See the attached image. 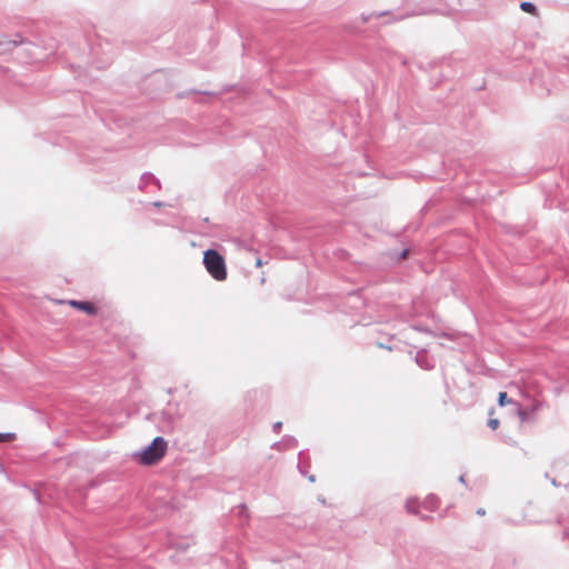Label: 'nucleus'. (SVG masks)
<instances>
[{
    "label": "nucleus",
    "mask_w": 569,
    "mask_h": 569,
    "mask_svg": "<svg viewBox=\"0 0 569 569\" xmlns=\"http://www.w3.org/2000/svg\"><path fill=\"white\" fill-rule=\"evenodd\" d=\"M203 266L208 273L217 281L226 280L227 266L219 251H203Z\"/></svg>",
    "instance_id": "f257e3e1"
},
{
    "label": "nucleus",
    "mask_w": 569,
    "mask_h": 569,
    "mask_svg": "<svg viewBox=\"0 0 569 569\" xmlns=\"http://www.w3.org/2000/svg\"><path fill=\"white\" fill-rule=\"evenodd\" d=\"M167 450V441L162 437H156L150 445H148L140 452H137L134 456H138L140 462L143 466H152L157 463L166 453Z\"/></svg>",
    "instance_id": "f03ea898"
},
{
    "label": "nucleus",
    "mask_w": 569,
    "mask_h": 569,
    "mask_svg": "<svg viewBox=\"0 0 569 569\" xmlns=\"http://www.w3.org/2000/svg\"><path fill=\"white\" fill-rule=\"evenodd\" d=\"M415 360H416V363L425 370H429V369L433 368V361L429 358L427 351L423 349L417 351Z\"/></svg>",
    "instance_id": "7ed1b4c3"
},
{
    "label": "nucleus",
    "mask_w": 569,
    "mask_h": 569,
    "mask_svg": "<svg viewBox=\"0 0 569 569\" xmlns=\"http://www.w3.org/2000/svg\"><path fill=\"white\" fill-rule=\"evenodd\" d=\"M69 305L78 310L84 311L88 315L97 313V308L89 301L70 300Z\"/></svg>",
    "instance_id": "20e7f679"
},
{
    "label": "nucleus",
    "mask_w": 569,
    "mask_h": 569,
    "mask_svg": "<svg viewBox=\"0 0 569 569\" xmlns=\"http://www.w3.org/2000/svg\"><path fill=\"white\" fill-rule=\"evenodd\" d=\"M298 441L292 436H286L282 441L276 442L273 445L274 448L279 450H287L297 447Z\"/></svg>",
    "instance_id": "39448f33"
},
{
    "label": "nucleus",
    "mask_w": 569,
    "mask_h": 569,
    "mask_svg": "<svg viewBox=\"0 0 569 569\" xmlns=\"http://www.w3.org/2000/svg\"><path fill=\"white\" fill-rule=\"evenodd\" d=\"M439 506V498L436 495H429L422 502V507L427 510L433 511Z\"/></svg>",
    "instance_id": "423d86ee"
},
{
    "label": "nucleus",
    "mask_w": 569,
    "mask_h": 569,
    "mask_svg": "<svg viewBox=\"0 0 569 569\" xmlns=\"http://www.w3.org/2000/svg\"><path fill=\"white\" fill-rule=\"evenodd\" d=\"M538 407L535 406L532 409H531V412L525 410L521 408V406L518 403H515V409H516V412L520 419L521 422L523 421H527L530 419V415L537 409Z\"/></svg>",
    "instance_id": "0eeeda50"
},
{
    "label": "nucleus",
    "mask_w": 569,
    "mask_h": 569,
    "mask_svg": "<svg viewBox=\"0 0 569 569\" xmlns=\"http://www.w3.org/2000/svg\"><path fill=\"white\" fill-rule=\"evenodd\" d=\"M418 507H419V501H418L417 498H409V499H407V501H406V510L409 513L418 515L419 513Z\"/></svg>",
    "instance_id": "6e6552de"
},
{
    "label": "nucleus",
    "mask_w": 569,
    "mask_h": 569,
    "mask_svg": "<svg viewBox=\"0 0 569 569\" xmlns=\"http://www.w3.org/2000/svg\"><path fill=\"white\" fill-rule=\"evenodd\" d=\"M515 403H518L517 401H513L512 399H510L507 395V392H499L498 395V405L500 407H503L506 405H512L515 407Z\"/></svg>",
    "instance_id": "1a4fd4ad"
},
{
    "label": "nucleus",
    "mask_w": 569,
    "mask_h": 569,
    "mask_svg": "<svg viewBox=\"0 0 569 569\" xmlns=\"http://www.w3.org/2000/svg\"><path fill=\"white\" fill-rule=\"evenodd\" d=\"M520 8L527 13L536 14V7L531 2H521Z\"/></svg>",
    "instance_id": "9d476101"
},
{
    "label": "nucleus",
    "mask_w": 569,
    "mask_h": 569,
    "mask_svg": "<svg viewBox=\"0 0 569 569\" xmlns=\"http://www.w3.org/2000/svg\"><path fill=\"white\" fill-rule=\"evenodd\" d=\"M16 439V433L0 432V442H9Z\"/></svg>",
    "instance_id": "9b49d317"
},
{
    "label": "nucleus",
    "mask_w": 569,
    "mask_h": 569,
    "mask_svg": "<svg viewBox=\"0 0 569 569\" xmlns=\"http://www.w3.org/2000/svg\"><path fill=\"white\" fill-rule=\"evenodd\" d=\"M499 426V420L496 419V418H490L488 420V427L491 428L492 430L497 429Z\"/></svg>",
    "instance_id": "f8f14e48"
},
{
    "label": "nucleus",
    "mask_w": 569,
    "mask_h": 569,
    "mask_svg": "<svg viewBox=\"0 0 569 569\" xmlns=\"http://www.w3.org/2000/svg\"><path fill=\"white\" fill-rule=\"evenodd\" d=\"M162 415H163V418L166 420H168L169 422L174 421V416L172 413H170L168 410H163Z\"/></svg>",
    "instance_id": "ddd939ff"
},
{
    "label": "nucleus",
    "mask_w": 569,
    "mask_h": 569,
    "mask_svg": "<svg viewBox=\"0 0 569 569\" xmlns=\"http://www.w3.org/2000/svg\"><path fill=\"white\" fill-rule=\"evenodd\" d=\"M411 251H399V254L397 256V260L398 261H401V260H405L409 257V253Z\"/></svg>",
    "instance_id": "4468645a"
},
{
    "label": "nucleus",
    "mask_w": 569,
    "mask_h": 569,
    "mask_svg": "<svg viewBox=\"0 0 569 569\" xmlns=\"http://www.w3.org/2000/svg\"><path fill=\"white\" fill-rule=\"evenodd\" d=\"M281 428H282V422H280V421L274 422L272 426V430L277 433L280 432Z\"/></svg>",
    "instance_id": "2eb2a0df"
},
{
    "label": "nucleus",
    "mask_w": 569,
    "mask_h": 569,
    "mask_svg": "<svg viewBox=\"0 0 569 569\" xmlns=\"http://www.w3.org/2000/svg\"><path fill=\"white\" fill-rule=\"evenodd\" d=\"M254 263H256V267H261V266L263 264L262 258L257 257V258L254 259Z\"/></svg>",
    "instance_id": "dca6fc26"
},
{
    "label": "nucleus",
    "mask_w": 569,
    "mask_h": 569,
    "mask_svg": "<svg viewBox=\"0 0 569 569\" xmlns=\"http://www.w3.org/2000/svg\"><path fill=\"white\" fill-rule=\"evenodd\" d=\"M476 513H477L478 516H483V515L486 513V511H485V509H483V508H479V509H477Z\"/></svg>",
    "instance_id": "f3484780"
},
{
    "label": "nucleus",
    "mask_w": 569,
    "mask_h": 569,
    "mask_svg": "<svg viewBox=\"0 0 569 569\" xmlns=\"http://www.w3.org/2000/svg\"><path fill=\"white\" fill-rule=\"evenodd\" d=\"M308 479H309V481H310V482H315V480H316V478H315V476H313V475H310V476L308 477Z\"/></svg>",
    "instance_id": "a211bd4d"
},
{
    "label": "nucleus",
    "mask_w": 569,
    "mask_h": 569,
    "mask_svg": "<svg viewBox=\"0 0 569 569\" xmlns=\"http://www.w3.org/2000/svg\"><path fill=\"white\" fill-rule=\"evenodd\" d=\"M459 482L465 483V476L463 475L459 476Z\"/></svg>",
    "instance_id": "6ab92c4d"
},
{
    "label": "nucleus",
    "mask_w": 569,
    "mask_h": 569,
    "mask_svg": "<svg viewBox=\"0 0 569 569\" xmlns=\"http://www.w3.org/2000/svg\"><path fill=\"white\" fill-rule=\"evenodd\" d=\"M298 469H299V471H300V473H301V475H305V471L302 470V468H301V465H300V463H298Z\"/></svg>",
    "instance_id": "aec40b11"
},
{
    "label": "nucleus",
    "mask_w": 569,
    "mask_h": 569,
    "mask_svg": "<svg viewBox=\"0 0 569 569\" xmlns=\"http://www.w3.org/2000/svg\"><path fill=\"white\" fill-rule=\"evenodd\" d=\"M551 483H552V486H555V487H557V486H558V483H557L556 479H552V480H551Z\"/></svg>",
    "instance_id": "412c9836"
},
{
    "label": "nucleus",
    "mask_w": 569,
    "mask_h": 569,
    "mask_svg": "<svg viewBox=\"0 0 569 569\" xmlns=\"http://www.w3.org/2000/svg\"><path fill=\"white\" fill-rule=\"evenodd\" d=\"M421 519H422V520H428V519H429V517H428V516L422 515V516H421Z\"/></svg>",
    "instance_id": "4be33fe9"
},
{
    "label": "nucleus",
    "mask_w": 569,
    "mask_h": 569,
    "mask_svg": "<svg viewBox=\"0 0 569 569\" xmlns=\"http://www.w3.org/2000/svg\"><path fill=\"white\" fill-rule=\"evenodd\" d=\"M239 569H246V568L240 567Z\"/></svg>",
    "instance_id": "5701e85b"
}]
</instances>
